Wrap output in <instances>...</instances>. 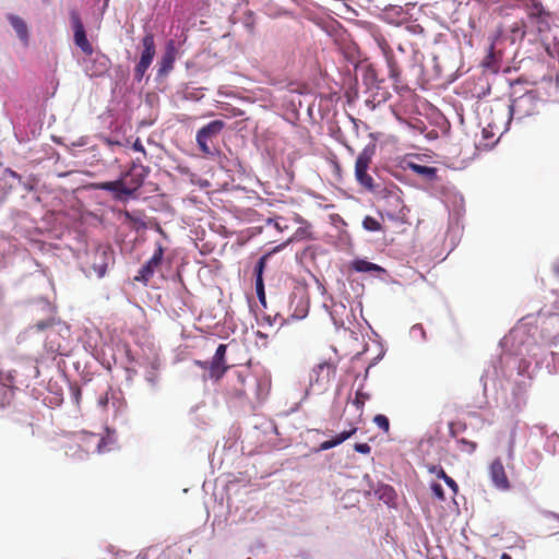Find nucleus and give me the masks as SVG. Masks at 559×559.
<instances>
[{
	"label": "nucleus",
	"instance_id": "obj_1",
	"mask_svg": "<svg viewBox=\"0 0 559 559\" xmlns=\"http://www.w3.org/2000/svg\"><path fill=\"white\" fill-rule=\"evenodd\" d=\"M500 345L511 346L510 350H503L497 359L491 360L490 366L484 370L480 382L484 395L487 396L489 384L493 390L512 395V404L520 408L525 403V392L531 384L533 371L544 367L549 368L550 362L546 361L550 355L552 361L559 356L558 353L547 352L546 348L536 344L534 337L527 334L521 326L512 329L509 335L500 341Z\"/></svg>",
	"mask_w": 559,
	"mask_h": 559
},
{
	"label": "nucleus",
	"instance_id": "obj_2",
	"mask_svg": "<svg viewBox=\"0 0 559 559\" xmlns=\"http://www.w3.org/2000/svg\"><path fill=\"white\" fill-rule=\"evenodd\" d=\"M376 150L377 144L374 142H370L359 153L355 163V178L357 182L369 192L377 193L382 198L388 199L392 205L399 206L402 203V199L399 194L401 190L394 185L391 188L376 185L373 178L368 174Z\"/></svg>",
	"mask_w": 559,
	"mask_h": 559
},
{
	"label": "nucleus",
	"instance_id": "obj_3",
	"mask_svg": "<svg viewBox=\"0 0 559 559\" xmlns=\"http://www.w3.org/2000/svg\"><path fill=\"white\" fill-rule=\"evenodd\" d=\"M33 330L38 332L47 331L44 347L52 359L57 356H67L70 352V328L61 320L56 319L55 317L39 320L34 325H31L27 329V332Z\"/></svg>",
	"mask_w": 559,
	"mask_h": 559
},
{
	"label": "nucleus",
	"instance_id": "obj_4",
	"mask_svg": "<svg viewBox=\"0 0 559 559\" xmlns=\"http://www.w3.org/2000/svg\"><path fill=\"white\" fill-rule=\"evenodd\" d=\"M126 358L129 364H134L143 369V379L150 394L155 395L163 386L162 360L158 354L151 356L134 354L129 347L126 348Z\"/></svg>",
	"mask_w": 559,
	"mask_h": 559
},
{
	"label": "nucleus",
	"instance_id": "obj_5",
	"mask_svg": "<svg viewBox=\"0 0 559 559\" xmlns=\"http://www.w3.org/2000/svg\"><path fill=\"white\" fill-rule=\"evenodd\" d=\"M540 100L537 91L524 92L522 96H516L508 106L504 132L510 129L512 121L521 122L524 118L536 115Z\"/></svg>",
	"mask_w": 559,
	"mask_h": 559
},
{
	"label": "nucleus",
	"instance_id": "obj_6",
	"mask_svg": "<svg viewBox=\"0 0 559 559\" xmlns=\"http://www.w3.org/2000/svg\"><path fill=\"white\" fill-rule=\"evenodd\" d=\"M225 127V121L221 119L211 120L200 128L195 135L198 148L206 156H218L219 151L214 146L213 141L216 139Z\"/></svg>",
	"mask_w": 559,
	"mask_h": 559
},
{
	"label": "nucleus",
	"instance_id": "obj_7",
	"mask_svg": "<svg viewBox=\"0 0 559 559\" xmlns=\"http://www.w3.org/2000/svg\"><path fill=\"white\" fill-rule=\"evenodd\" d=\"M79 66L88 78H102L111 67L110 59L100 50H93L78 60Z\"/></svg>",
	"mask_w": 559,
	"mask_h": 559
},
{
	"label": "nucleus",
	"instance_id": "obj_8",
	"mask_svg": "<svg viewBox=\"0 0 559 559\" xmlns=\"http://www.w3.org/2000/svg\"><path fill=\"white\" fill-rule=\"evenodd\" d=\"M142 51L140 56V60L135 64L134 68V81L140 83L147 69L151 67L153 59L155 57L156 47L154 35L152 33H146L142 38Z\"/></svg>",
	"mask_w": 559,
	"mask_h": 559
},
{
	"label": "nucleus",
	"instance_id": "obj_9",
	"mask_svg": "<svg viewBox=\"0 0 559 559\" xmlns=\"http://www.w3.org/2000/svg\"><path fill=\"white\" fill-rule=\"evenodd\" d=\"M69 21L73 33L74 45L80 48L84 55H91L94 50V47L87 38L85 25L76 9H71L69 11Z\"/></svg>",
	"mask_w": 559,
	"mask_h": 559
},
{
	"label": "nucleus",
	"instance_id": "obj_10",
	"mask_svg": "<svg viewBox=\"0 0 559 559\" xmlns=\"http://www.w3.org/2000/svg\"><path fill=\"white\" fill-rule=\"evenodd\" d=\"M226 353L227 345L219 344L216 347V350L211 361L195 360V365L200 366L203 369H209V377L211 379L219 380L228 369L226 365Z\"/></svg>",
	"mask_w": 559,
	"mask_h": 559
},
{
	"label": "nucleus",
	"instance_id": "obj_11",
	"mask_svg": "<svg viewBox=\"0 0 559 559\" xmlns=\"http://www.w3.org/2000/svg\"><path fill=\"white\" fill-rule=\"evenodd\" d=\"M104 430V435L88 432L85 437V441L90 445H94L95 451L99 454L110 452L118 448V436L116 429L106 426Z\"/></svg>",
	"mask_w": 559,
	"mask_h": 559
},
{
	"label": "nucleus",
	"instance_id": "obj_12",
	"mask_svg": "<svg viewBox=\"0 0 559 559\" xmlns=\"http://www.w3.org/2000/svg\"><path fill=\"white\" fill-rule=\"evenodd\" d=\"M23 384L25 381L19 378L17 370L10 373L7 380L0 379V412L11 408L15 391L20 390Z\"/></svg>",
	"mask_w": 559,
	"mask_h": 559
},
{
	"label": "nucleus",
	"instance_id": "obj_13",
	"mask_svg": "<svg viewBox=\"0 0 559 559\" xmlns=\"http://www.w3.org/2000/svg\"><path fill=\"white\" fill-rule=\"evenodd\" d=\"M99 189L110 192L114 199L119 202H128L129 200L138 199L135 189L128 186L121 176L116 180L102 182Z\"/></svg>",
	"mask_w": 559,
	"mask_h": 559
},
{
	"label": "nucleus",
	"instance_id": "obj_14",
	"mask_svg": "<svg viewBox=\"0 0 559 559\" xmlns=\"http://www.w3.org/2000/svg\"><path fill=\"white\" fill-rule=\"evenodd\" d=\"M21 185L26 191H32L34 189L32 185L23 182L22 176L15 171L10 168H0V203L5 200L12 190L16 189V187Z\"/></svg>",
	"mask_w": 559,
	"mask_h": 559
},
{
	"label": "nucleus",
	"instance_id": "obj_15",
	"mask_svg": "<svg viewBox=\"0 0 559 559\" xmlns=\"http://www.w3.org/2000/svg\"><path fill=\"white\" fill-rule=\"evenodd\" d=\"M335 371L336 366L330 361H322L316 365L309 373V386H318L320 391H323Z\"/></svg>",
	"mask_w": 559,
	"mask_h": 559
},
{
	"label": "nucleus",
	"instance_id": "obj_16",
	"mask_svg": "<svg viewBox=\"0 0 559 559\" xmlns=\"http://www.w3.org/2000/svg\"><path fill=\"white\" fill-rule=\"evenodd\" d=\"M164 251L162 243L157 242L153 255L140 267L134 277L136 282L146 284L153 277L156 269L163 263Z\"/></svg>",
	"mask_w": 559,
	"mask_h": 559
},
{
	"label": "nucleus",
	"instance_id": "obj_17",
	"mask_svg": "<svg viewBox=\"0 0 559 559\" xmlns=\"http://www.w3.org/2000/svg\"><path fill=\"white\" fill-rule=\"evenodd\" d=\"M238 378L243 386L241 391L245 395L252 393L259 402L265 399L269 392V381L266 379H260L251 374L247 377L239 374Z\"/></svg>",
	"mask_w": 559,
	"mask_h": 559
},
{
	"label": "nucleus",
	"instance_id": "obj_18",
	"mask_svg": "<svg viewBox=\"0 0 559 559\" xmlns=\"http://www.w3.org/2000/svg\"><path fill=\"white\" fill-rule=\"evenodd\" d=\"M177 57V47L174 39L166 41L164 52L158 61L156 80L167 76L174 69Z\"/></svg>",
	"mask_w": 559,
	"mask_h": 559
},
{
	"label": "nucleus",
	"instance_id": "obj_19",
	"mask_svg": "<svg viewBox=\"0 0 559 559\" xmlns=\"http://www.w3.org/2000/svg\"><path fill=\"white\" fill-rule=\"evenodd\" d=\"M489 477L496 489L508 491L511 488L510 480L500 459H495L489 465Z\"/></svg>",
	"mask_w": 559,
	"mask_h": 559
},
{
	"label": "nucleus",
	"instance_id": "obj_20",
	"mask_svg": "<svg viewBox=\"0 0 559 559\" xmlns=\"http://www.w3.org/2000/svg\"><path fill=\"white\" fill-rule=\"evenodd\" d=\"M364 478L370 483L369 487L373 489L376 497L380 501H382L389 508H394L396 506L397 493L391 485L378 483L377 486L373 487L369 475H365Z\"/></svg>",
	"mask_w": 559,
	"mask_h": 559
},
{
	"label": "nucleus",
	"instance_id": "obj_21",
	"mask_svg": "<svg viewBox=\"0 0 559 559\" xmlns=\"http://www.w3.org/2000/svg\"><path fill=\"white\" fill-rule=\"evenodd\" d=\"M110 263H114V252L109 248H100L96 251L92 267L98 278L106 275Z\"/></svg>",
	"mask_w": 559,
	"mask_h": 559
},
{
	"label": "nucleus",
	"instance_id": "obj_22",
	"mask_svg": "<svg viewBox=\"0 0 559 559\" xmlns=\"http://www.w3.org/2000/svg\"><path fill=\"white\" fill-rule=\"evenodd\" d=\"M406 168L429 181H435L438 179V168L435 166L423 165L415 162H406Z\"/></svg>",
	"mask_w": 559,
	"mask_h": 559
},
{
	"label": "nucleus",
	"instance_id": "obj_23",
	"mask_svg": "<svg viewBox=\"0 0 559 559\" xmlns=\"http://www.w3.org/2000/svg\"><path fill=\"white\" fill-rule=\"evenodd\" d=\"M350 267L357 273H386V270L381 265L370 262L365 258H355L350 262Z\"/></svg>",
	"mask_w": 559,
	"mask_h": 559
},
{
	"label": "nucleus",
	"instance_id": "obj_24",
	"mask_svg": "<svg viewBox=\"0 0 559 559\" xmlns=\"http://www.w3.org/2000/svg\"><path fill=\"white\" fill-rule=\"evenodd\" d=\"M533 429H537L540 433V436H546V440L544 443V450L555 455L559 453V435L557 432H552L550 435H547L546 426L543 425H536L533 427Z\"/></svg>",
	"mask_w": 559,
	"mask_h": 559
},
{
	"label": "nucleus",
	"instance_id": "obj_25",
	"mask_svg": "<svg viewBox=\"0 0 559 559\" xmlns=\"http://www.w3.org/2000/svg\"><path fill=\"white\" fill-rule=\"evenodd\" d=\"M8 21L10 22L11 26L15 31L19 39L23 44L27 45L28 39H29V33H28V27H27V24L25 23V21L15 14H9Z\"/></svg>",
	"mask_w": 559,
	"mask_h": 559
},
{
	"label": "nucleus",
	"instance_id": "obj_26",
	"mask_svg": "<svg viewBox=\"0 0 559 559\" xmlns=\"http://www.w3.org/2000/svg\"><path fill=\"white\" fill-rule=\"evenodd\" d=\"M147 173V167H141V173L126 171L121 174V177L123 180L130 178L127 185L131 186V188H134L135 194H138V190L143 186Z\"/></svg>",
	"mask_w": 559,
	"mask_h": 559
},
{
	"label": "nucleus",
	"instance_id": "obj_27",
	"mask_svg": "<svg viewBox=\"0 0 559 559\" xmlns=\"http://www.w3.org/2000/svg\"><path fill=\"white\" fill-rule=\"evenodd\" d=\"M253 428L254 430H259L267 436V435H274V436H278V429H277V425L275 424V421L271 420V419H261V417H255L253 419Z\"/></svg>",
	"mask_w": 559,
	"mask_h": 559
},
{
	"label": "nucleus",
	"instance_id": "obj_28",
	"mask_svg": "<svg viewBox=\"0 0 559 559\" xmlns=\"http://www.w3.org/2000/svg\"><path fill=\"white\" fill-rule=\"evenodd\" d=\"M19 378L25 381V386H28V381L31 379H36L39 377V368L35 361H29L25 366L22 367V370H17Z\"/></svg>",
	"mask_w": 559,
	"mask_h": 559
},
{
	"label": "nucleus",
	"instance_id": "obj_29",
	"mask_svg": "<svg viewBox=\"0 0 559 559\" xmlns=\"http://www.w3.org/2000/svg\"><path fill=\"white\" fill-rule=\"evenodd\" d=\"M464 198L462 194L456 193L452 199V210L450 212V216L452 219H455L459 223V219L464 214Z\"/></svg>",
	"mask_w": 559,
	"mask_h": 559
},
{
	"label": "nucleus",
	"instance_id": "obj_30",
	"mask_svg": "<svg viewBox=\"0 0 559 559\" xmlns=\"http://www.w3.org/2000/svg\"><path fill=\"white\" fill-rule=\"evenodd\" d=\"M271 257L272 252H265L258 259L253 269L254 281H264V271Z\"/></svg>",
	"mask_w": 559,
	"mask_h": 559
},
{
	"label": "nucleus",
	"instance_id": "obj_31",
	"mask_svg": "<svg viewBox=\"0 0 559 559\" xmlns=\"http://www.w3.org/2000/svg\"><path fill=\"white\" fill-rule=\"evenodd\" d=\"M104 143H106L108 146H127L129 144V139H127L124 135H121L120 133H111L109 135H103L102 136Z\"/></svg>",
	"mask_w": 559,
	"mask_h": 559
},
{
	"label": "nucleus",
	"instance_id": "obj_32",
	"mask_svg": "<svg viewBox=\"0 0 559 559\" xmlns=\"http://www.w3.org/2000/svg\"><path fill=\"white\" fill-rule=\"evenodd\" d=\"M542 461V454L538 450H530L524 454L523 462L528 468L535 469Z\"/></svg>",
	"mask_w": 559,
	"mask_h": 559
},
{
	"label": "nucleus",
	"instance_id": "obj_33",
	"mask_svg": "<svg viewBox=\"0 0 559 559\" xmlns=\"http://www.w3.org/2000/svg\"><path fill=\"white\" fill-rule=\"evenodd\" d=\"M409 337L414 341V342H417V343H424L427 341V335H426V331L423 326V324L420 323H416L414 324L411 329H409Z\"/></svg>",
	"mask_w": 559,
	"mask_h": 559
},
{
	"label": "nucleus",
	"instance_id": "obj_34",
	"mask_svg": "<svg viewBox=\"0 0 559 559\" xmlns=\"http://www.w3.org/2000/svg\"><path fill=\"white\" fill-rule=\"evenodd\" d=\"M362 228L367 231L376 233L382 230V225L377 218L367 215L362 219Z\"/></svg>",
	"mask_w": 559,
	"mask_h": 559
},
{
	"label": "nucleus",
	"instance_id": "obj_35",
	"mask_svg": "<svg viewBox=\"0 0 559 559\" xmlns=\"http://www.w3.org/2000/svg\"><path fill=\"white\" fill-rule=\"evenodd\" d=\"M370 399V394L361 391V388H357L355 392V399L353 400V405L357 408V411H362L365 406V402Z\"/></svg>",
	"mask_w": 559,
	"mask_h": 559
},
{
	"label": "nucleus",
	"instance_id": "obj_36",
	"mask_svg": "<svg viewBox=\"0 0 559 559\" xmlns=\"http://www.w3.org/2000/svg\"><path fill=\"white\" fill-rule=\"evenodd\" d=\"M310 236H311V233L309 230V226H300L295 230L293 236L287 239V242H294V241L308 239V238H310Z\"/></svg>",
	"mask_w": 559,
	"mask_h": 559
},
{
	"label": "nucleus",
	"instance_id": "obj_37",
	"mask_svg": "<svg viewBox=\"0 0 559 559\" xmlns=\"http://www.w3.org/2000/svg\"><path fill=\"white\" fill-rule=\"evenodd\" d=\"M533 90H527L524 84L521 81H514V83L511 84V92H510V103L515 99L516 96H522L524 92H532Z\"/></svg>",
	"mask_w": 559,
	"mask_h": 559
},
{
	"label": "nucleus",
	"instance_id": "obj_38",
	"mask_svg": "<svg viewBox=\"0 0 559 559\" xmlns=\"http://www.w3.org/2000/svg\"><path fill=\"white\" fill-rule=\"evenodd\" d=\"M456 443H457V448L462 452H466L468 454L474 453L476 451V448H477V443L476 442L467 440L465 438L457 439Z\"/></svg>",
	"mask_w": 559,
	"mask_h": 559
},
{
	"label": "nucleus",
	"instance_id": "obj_39",
	"mask_svg": "<svg viewBox=\"0 0 559 559\" xmlns=\"http://www.w3.org/2000/svg\"><path fill=\"white\" fill-rule=\"evenodd\" d=\"M43 152H44L43 156L35 157V156L29 155V157H28L29 160L34 162V163H40L45 158L52 159L57 155V152L50 145L43 146Z\"/></svg>",
	"mask_w": 559,
	"mask_h": 559
},
{
	"label": "nucleus",
	"instance_id": "obj_40",
	"mask_svg": "<svg viewBox=\"0 0 559 559\" xmlns=\"http://www.w3.org/2000/svg\"><path fill=\"white\" fill-rule=\"evenodd\" d=\"M255 294L260 305L266 308V296L264 281H254Z\"/></svg>",
	"mask_w": 559,
	"mask_h": 559
},
{
	"label": "nucleus",
	"instance_id": "obj_41",
	"mask_svg": "<svg viewBox=\"0 0 559 559\" xmlns=\"http://www.w3.org/2000/svg\"><path fill=\"white\" fill-rule=\"evenodd\" d=\"M14 420L23 425L26 435L34 436L33 425L29 421V415L27 413H21L20 417L14 418Z\"/></svg>",
	"mask_w": 559,
	"mask_h": 559
},
{
	"label": "nucleus",
	"instance_id": "obj_42",
	"mask_svg": "<svg viewBox=\"0 0 559 559\" xmlns=\"http://www.w3.org/2000/svg\"><path fill=\"white\" fill-rule=\"evenodd\" d=\"M373 423L377 425L379 429H381L383 432H388L390 430V420L388 416L383 414H377L373 417Z\"/></svg>",
	"mask_w": 559,
	"mask_h": 559
},
{
	"label": "nucleus",
	"instance_id": "obj_43",
	"mask_svg": "<svg viewBox=\"0 0 559 559\" xmlns=\"http://www.w3.org/2000/svg\"><path fill=\"white\" fill-rule=\"evenodd\" d=\"M69 392L71 402L75 405H79L82 396L81 388L78 384L69 383Z\"/></svg>",
	"mask_w": 559,
	"mask_h": 559
},
{
	"label": "nucleus",
	"instance_id": "obj_44",
	"mask_svg": "<svg viewBox=\"0 0 559 559\" xmlns=\"http://www.w3.org/2000/svg\"><path fill=\"white\" fill-rule=\"evenodd\" d=\"M337 445H340V443H338L337 439L334 436L331 439L321 442L314 451L316 452H323V451H328L330 449H333V448H335Z\"/></svg>",
	"mask_w": 559,
	"mask_h": 559
},
{
	"label": "nucleus",
	"instance_id": "obj_45",
	"mask_svg": "<svg viewBox=\"0 0 559 559\" xmlns=\"http://www.w3.org/2000/svg\"><path fill=\"white\" fill-rule=\"evenodd\" d=\"M430 490H431L432 495H433L437 499H439V500H441V501H444V500H445L444 489H443V487H442V485H441V484H439V483H437V481H432V483L430 484Z\"/></svg>",
	"mask_w": 559,
	"mask_h": 559
},
{
	"label": "nucleus",
	"instance_id": "obj_46",
	"mask_svg": "<svg viewBox=\"0 0 559 559\" xmlns=\"http://www.w3.org/2000/svg\"><path fill=\"white\" fill-rule=\"evenodd\" d=\"M124 217L128 222L130 223H133L135 225H138V228L136 229H145L146 228V223L141 218V217H138V216H134L132 213L130 212H126L124 213Z\"/></svg>",
	"mask_w": 559,
	"mask_h": 559
},
{
	"label": "nucleus",
	"instance_id": "obj_47",
	"mask_svg": "<svg viewBox=\"0 0 559 559\" xmlns=\"http://www.w3.org/2000/svg\"><path fill=\"white\" fill-rule=\"evenodd\" d=\"M356 431H357L356 427H350V429L343 430V431L338 432L337 435H335V438L337 439L338 443L342 444L347 439H349L353 435H355Z\"/></svg>",
	"mask_w": 559,
	"mask_h": 559
},
{
	"label": "nucleus",
	"instance_id": "obj_48",
	"mask_svg": "<svg viewBox=\"0 0 559 559\" xmlns=\"http://www.w3.org/2000/svg\"><path fill=\"white\" fill-rule=\"evenodd\" d=\"M126 371V383L131 386L133 384V379L138 374V370L134 367L127 366L124 367Z\"/></svg>",
	"mask_w": 559,
	"mask_h": 559
},
{
	"label": "nucleus",
	"instance_id": "obj_49",
	"mask_svg": "<svg viewBox=\"0 0 559 559\" xmlns=\"http://www.w3.org/2000/svg\"><path fill=\"white\" fill-rule=\"evenodd\" d=\"M354 450L357 452V453H360V454H369L371 452V447L366 443V442H357L354 444Z\"/></svg>",
	"mask_w": 559,
	"mask_h": 559
},
{
	"label": "nucleus",
	"instance_id": "obj_50",
	"mask_svg": "<svg viewBox=\"0 0 559 559\" xmlns=\"http://www.w3.org/2000/svg\"><path fill=\"white\" fill-rule=\"evenodd\" d=\"M429 472L431 474H435L437 476V478L442 479V480L444 479V475H448L445 473L444 468L440 465H431L429 467Z\"/></svg>",
	"mask_w": 559,
	"mask_h": 559
},
{
	"label": "nucleus",
	"instance_id": "obj_51",
	"mask_svg": "<svg viewBox=\"0 0 559 559\" xmlns=\"http://www.w3.org/2000/svg\"><path fill=\"white\" fill-rule=\"evenodd\" d=\"M493 48H495V43L491 41V44L489 45V48H488V53H487L485 60L483 61V66L486 68L491 67V61L493 60Z\"/></svg>",
	"mask_w": 559,
	"mask_h": 559
},
{
	"label": "nucleus",
	"instance_id": "obj_52",
	"mask_svg": "<svg viewBox=\"0 0 559 559\" xmlns=\"http://www.w3.org/2000/svg\"><path fill=\"white\" fill-rule=\"evenodd\" d=\"M443 481L453 491L454 495L457 493L459 485L452 477H450L449 475H444Z\"/></svg>",
	"mask_w": 559,
	"mask_h": 559
},
{
	"label": "nucleus",
	"instance_id": "obj_53",
	"mask_svg": "<svg viewBox=\"0 0 559 559\" xmlns=\"http://www.w3.org/2000/svg\"><path fill=\"white\" fill-rule=\"evenodd\" d=\"M364 82L366 84H373L377 82V74L372 69H368L364 74Z\"/></svg>",
	"mask_w": 559,
	"mask_h": 559
},
{
	"label": "nucleus",
	"instance_id": "obj_54",
	"mask_svg": "<svg viewBox=\"0 0 559 559\" xmlns=\"http://www.w3.org/2000/svg\"><path fill=\"white\" fill-rule=\"evenodd\" d=\"M12 257L10 250L8 252H3L0 257V267H7L12 263Z\"/></svg>",
	"mask_w": 559,
	"mask_h": 559
},
{
	"label": "nucleus",
	"instance_id": "obj_55",
	"mask_svg": "<svg viewBox=\"0 0 559 559\" xmlns=\"http://www.w3.org/2000/svg\"><path fill=\"white\" fill-rule=\"evenodd\" d=\"M131 147H132L133 151L140 152V153L146 155V151H145L144 145L142 144V141H141L140 138H136L134 140V142L132 143Z\"/></svg>",
	"mask_w": 559,
	"mask_h": 559
},
{
	"label": "nucleus",
	"instance_id": "obj_56",
	"mask_svg": "<svg viewBox=\"0 0 559 559\" xmlns=\"http://www.w3.org/2000/svg\"><path fill=\"white\" fill-rule=\"evenodd\" d=\"M514 436H515V432L512 431L511 435H510L509 448H508V456H509V459H512L513 454H514Z\"/></svg>",
	"mask_w": 559,
	"mask_h": 559
},
{
	"label": "nucleus",
	"instance_id": "obj_57",
	"mask_svg": "<svg viewBox=\"0 0 559 559\" xmlns=\"http://www.w3.org/2000/svg\"><path fill=\"white\" fill-rule=\"evenodd\" d=\"M289 243H290V242H287V240H286V241H284V242H282V243H280V245H277L276 247H274V248H273L272 250H270L269 252H272V255H273L274 253H277V252L282 251V250H283L284 248H286V246H287V245H289Z\"/></svg>",
	"mask_w": 559,
	"mask_h": 559
},
{
	"label": "nucleus",
	"instance_id": "obj_58",
	"mask_svg": "<svg viewBox=\"0 0 559 559\" xmlns=\"http://www.w3.org/2000/svg\"><path fill=\"white\" fill-rule=\"evenodd\" d=\"M284 221H285V219H284V218H282V217H281V218H278V219H276V221L274 222V227H275L277 230H280V231H282V230L286 229V228H287V225H286V224H285V225H282V222H284Z\"/></svg>",
	"mask_w": 559,
	"mask_h": 559
},
{
	"label": "nucleus",
	"instance_id": "obj_59",
	"mask_svg": "<svg viewBox=\"0 0 559 559\" xmlns=\"http://www.w3.org/2000/svg\"><path fill=\"white\" fill-rule=\"evenodd\" d=\"M383 353L379 354L377 357H374L370 364L368 365V369H371L372 367H374L382 358H383Z\"/></svg>",
	"mask_w": 559,
	"mask_h": 559
},
{
	"label": "nucleus",
	"instance_id": "obj_60",
	"mask_svg": "<svg viewBox=\"0 0 559 559\" xmlns=\"http://www.w3.org/2000/svg\"><path fill=\"white\" fill-rule=\"evenodd\" d=\"M481 135L484 141H488L493 136V134L487 128L483 129Z\"/></svg>",
	"mask_w": 559,
	"mask_h": 559
},
{
	"label": "nucleus",
	"instance_id": "obj_61",
	"mask_svg": "<svg viewBox=\"0 0 559 559\" xmlns=\"http://www.w3.org/2000/svg\"><path fill=\"white\" fill-rule=\"evenodd\" d=\"M138 167H143L140 159L132 160V167L128 171L136 173Z\"/></svg>",
	"mask_w": 559,
	"mask_h": 559
},
{
	"label": "nucleus",
	"instance_id": "obj_62",
	"mask_svg": "<svg viewBox=\"0 0 559 559\" xmlns=\"http://www.w3.org/2000/svg\"><path fill=\"white\" fill-rule=\"evenodd\" d=\"M277 317L278 316H275L274 318H271L270 316H265L263 318V320L266 321L270 326H272L274 324V322L277 320Z\"/></svg>",
	"mask_w": 559,
	"mask_h": 559
},
{
	"label": "nucleus",
	"instance_id": "obj_63",
	"mask_svg": "<svg viewBox=\"0 0 559 559\" xmlns=\"http://www.w3.org/2000/svg\"><path fill=\"white\" fill-rule=\"evenodd\" d=\"M98 404H99V406L105 407L108 404V397L107 396L99 397Z\"/></svg>",
	"mask_w": 559,
	"mask_h": 559
},
{
	"label": "nucleus",
	"instance_id": "obj_64",
	"mask_svg": "<svg viewBox=\"0 0 559 559\" xmlns=\"http://www.w3.org/2000/svg\"><path fill=\"white\" fill-rule=\"evenodd\" d=\"M545 515H546L547 518H552V519H556V520H558V521H559V514H558V513H555V512H552V511H547V512L545 513Z\"/></svg>",
	"mask_w": 559,
	"mask_h": 559
}]
</instances>
